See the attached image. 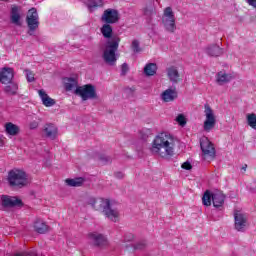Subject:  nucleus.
<instances>
[{
    "instance_id": "11",
    "label": "nucleus",
    "mask_w": 256,
    "mask_h": 256,
    "mask_svg": "<svg viewBox=\"0 0 256 256\" xmlns=\"http://www.w3.org/2000/svg\"><path fill=\"white\" fill-rule=\"evenodd\" d=\"M88 239H90L94 247H107L109 245V241L107 240V237L97 232L89 233Z\"/></svg>"
},
{
    "instance_id": "2",
    "label": "nucleus",
    "mask_w": 256,
    "mask_h": 256,
    "mask_svg": "<svg viewBox=\"0 0 256 256\" xmlns=\"http://www.w3.org/2000/svg\"><path fill=\"white\" fill-rule=\"evenodd\" d=\"M103 37L108 39L105 45V49L102 54V59L106 65H117V50L119 49V43L121 38L119 36L113 37V27L111 24H104L100 29Z\"/></svg>"
},
{
    "instance_id": "15",
    "label": "nucleus",
    "mask_w": 256,
    "mask_h": 256,
    "mask_svg": "<svg viewBox=\"0 0 256 256\" xmlns=\"http://www.w3.org/2000/svg\"><path fill=\"white\" fill-rule=\"evenodd\" d=\"M103 215L106 216L107 219H109L113 223H117L120 217L119 210L113 209L111 207V202L108 204V207H106V209L104 210Z\"/></svg>"
},
{
    "instance_id": "1",
    "label": "nucleus",
    "mask_w": 256,
    "mask_h": 256,
    "mask_svg": "<svg viewBox=\"0 0 256 256\" xmlns=\"http://www.w3.org/2000/svg\"><path fill=\"white\" fill-rule=\"evenodd\" d=\"M150 152L161 159H171L175 155V137L168 132L159 133L151 143Z\"/></svg>"
},
{
    "instance_id": "30",
    "label": "nucleus",
    "mask_w": 256,
    "mask_h": 256,
    "mask_svg": "<svg viewBox=\"0 0 256 256\" xmlns=\"http://www.w3.org/2000/svg\"><path fill=\"white\" fill-rule=\"evenodd\" d=\"M78 82L75 78H64V87L66 91H73L77 87Z\"/></svg>"
},
{
    "instance_id": "35",
    "label": "nucleus",
    "mask_w": 256,
    "mask_h": 256,
    "mask_svg": "<svg viewBox=\"0 0 256 256\" xmlns=\"http://www.w3.org/2000/svg\"><path fill=\"white\" fill-rule=\"evenodd\" d=\"M176 121L177 123L181 126V127H185V125H187V119L185 118V115L183 114H179L176 117Z\"/></svg>"
},
{
    "instance_id": "40",
    "label": "nucleus",
    "mask_w": 256,
    "mask_h": 256,
    "mask_svg": "<svg viewBox=\"0 0 256 256\" xmlns=\"http://www.w3.org/2000/svg\"><path fill=\"white\" fill-rule=\"evenodd\" d=\"M182 169H185L186 171H191L193 169V166L189 162H184L181 165Z\"/></svg>"
},
{
    "instance_id": "44",
    "label": "nucleus",
    "mask_w": 256,
    "mask_h": 256,
    "mask_svg": "<svg viewBox=\"0 0 256 256\" xmlns=\"http://www.w3.org/2000/svg\"><path fill=\"white\" fill-rule=\"evenodd\" d=\"M243 171H247V164L242 167Z\"/></svg>"
},
{
    "instance_id": "9",
    "label": "nucleus",
    "mask_w": 256,
    "mask_h": 256,
    "mask_svg": "<svg viewBox=\"0 0 256 256\" xmlns=\"http://www.w3.org/2000/svg\"><path fill=\"white\" fill-rule=\"evenodd\" d=\"M234 227L236 231L241 233L247 228V215L241 213L239 210L234 211Z\"/></svg>"
},
{
    "instance_id": "18",
    "label": "nucleus",
    "mask_w": 256,
    "mask_h": 256,
    "mask_svg": "<svg viewBox=\"0 0 256 256\" xmlns=\"http://www.w3.org/2000/svg\"><path fill=\"white\" fill-rule=\"evenodd\" d=\"M125 251L128 253H133V251H143L147 247V241L142 240L136 244H124Z\"/></svg>"
},
{
    "instance_id": "5",
    "label": "nucleus",
    "mask_w": 256,
    "mask_h": 256,
    "mask_svg": "<svg viewBox=\"0 0 256 256\" xmlns=\"http://www.w3.org/2000/svg\"><path fill=\"white\" fill-rule=\"evenodd\" d=\"M75 95L81 97L82 101H89V99H98L97 90L93 84H85L78 86L75 89Z\"/></svg>"
},
{
    "instance_id": "13",
    "label": "nucleus",
    "mask_w": 256,
    "mask_h": 256,
    "mask_svg": "<svg viewBox=\"0 0 256 256\" xmlns=\"http://www.w3.org/2000/svg\"><path fill=\"white\" fill-rule=\"evenodd\" d=\"M14 77L15 71L13 70V68L4 67L0 71V83H2V85L9 84L11 81H13Z\"/></svg>"
},
{
    "instance_id": "45",
    "label": "nucleus",
    "mask_w": 256,
    "mask_h": 256,
    "mask_svg": "<svg viewBox=\"0 0 256 256\" xmlns=\"http://www.w3.org/2000/svg\"><path fill=\"white\" fill-rule=\"evenodd\" d=\"M29 35H33V33L29 32Z\"/></svg>"
},
{
    "instance_id": "12",
    "label": "nucleus",
    "mask_w": 256,
    "mask_h": 256,
    "mask_svg": "<svg viewBox=\"0 0 256 256\" xmlns=\"http://www.w3.org/2000/svg\"><path fill=\"white\" fill-rule=\"evenodd\" d=\"M109 203L111 201L105 198H91L89 201V205L95 209V211H99L100 213H104L107 207H109Z\"/></svg>"
},
{
    "instance_id": "42",
    "label": "nucleus",
    "mask_w": 256,
    "mask_h": 256,
    "mask_svg": "<svg viewBox=\"0 0 256 256\" xmlns=\"http://www.w3.org/2000/svg\"><path fill=\"white\" fill-rule=\"evenodd\" d=\"M114 175L116 179H123V177H125L122 172H116Z\"/></svg>"
},
{
    "instance_id": "32",
    "label": "nucleus",
    "mask_w": 256,
    "mask_h": 256,
    "mask_svg": "<svg viewBox=\"0 0 256 256\" xmlns=\"http://www.w3.org/2000/svg\"><path fill=\"white\" fill-rule=\"evenodd\" d=\"M87 7L89 11H95V9H99V7H103V0H90L87 3Z\"/></svg>"
},
{
    "instance_id": "34",
    "label": "nucleus",
    "mask_w": 256,
    "mask_h": 256,
    "mask_svg": "<svg viewBox=\"0 0 256 256\" xmlns=\"http://www.w3.org/2000/svg\"><path fill=\"white\" fill-rule=\"evenodd\" d=\"M131 49L134 53H141V47L139 46V40L132 41Z\"/></svg>"
},
{
    "instance_id": "4",
    "label": "nucleus",
    "mask_w": 256,
    "mask_h": 256,
    "mask_svg": "<svg viewBox=\"0 0 256 256\" xmlns=\"http://www.w3.org/2000/svg\"><path fill=\"white\" fill-rule=\"evenodd\" d=\"M162 25L167 33H175L177 31V22L173 8L166 7L162 15Z\"/></svg>"
},
{
    "instance_id": "24",
    "label": "nucleus",
    "mask_w": 256,
    "mask_h": 256,
    "mask_svg": "<svg viewBox=\"0 0 256 256\" xmlns=\"http://www.w3.org/2000/svg\"><path fill=\"white\" fill-rule=\"evenodd\" d=\"M5 131L7 135H11L12 137H15L16 135H19L21 129L17 124H13V122H7L5 124Z\"/></svg>"
},
{
    "instance_id": "25",
    "label": "nucleus",
    "mask_w": 256,
    "mask_h": 256,
    "mask_svg": "<svg viewBox=\"0 0 256 256\" xmlns=\"http://www.w3.org/2000/svg\"><path fill=\"white\" fill-rule=\"evenodd\" d=\"M212 202L214 207H222L223 203H225V194L222 192L213 193Z\"/></svg>"
},
{
    "instance_id": "14",
    "label": "nucleus",
    "mask_w": 256,
    "mask_h": 256,
    "mask_svg": "<svg viewBox=\"0 0 256 256\" xmlns=\"http://www.w3.org/2000/svg\"><path fill=\"white\" fill-rule=\"evenodd\" d=\"M2 205L3 207H19L23 205V201L16 197H10L7 195H2Z\"/></svg>"
},
{
    "instance_id": "29",
    "label": "nucleus",
    "mask_w": 256,
    "mask_h": 256,
    "mask_svg": "<svg viewBox=\"0 0 256 256\" xmlns=\"http://www.w3.org/2000/svg\"><path fill=\"white\" fill-rule=\"evenodd\" d=\"M144 74L146 77H153V75L157 74V64L156 63H148L144 67Z\"/></svg>"
},
{
    "instance_id": "19",
    "label": "nucleus",
    "mask_w": 256,
    "mask_h": 256,
    "mask_svg": "<svg viewBox=\"0 0 256 256\" xmlns=\"http://www.w3.org/2000/svg\"><path fill=\"white\" fill-rule=\"evenodd\" d=\"M235 77H233V74H228L226 72L220 71L216 75V81L218 85H225V83H230V81H233Z\"/></svg>"
},
{
    "instance_id": "20",
    "label": "nucleus",
    "mask_w": 256,
    "mask_h": 256,
    "mask_svg": "<svg viewBox=\"0 0 256 256\" xmlns=\"http://www.w3.org/2000/svg\"><path fill=\"white\" fill-rule=\"evenodd\" d=\"M38 94L45 107H53V105H55L56 103L55 99L49 97V95L47 94V92H45V90L43 89L38 90Z\"/></svg>"
},
{
    "instance_id": "27",
    "label": "nucleus",
    "mask_w": 256,
    "mask_h": 256,
    "mask_svg": "<svg viewBox=\"0 0 256 256\" xmlns=\"http://www.w3.org/2000/svg\"><path fill=\"white\" fill-rule=\"evenodd\" d=\"M19 91V84L11 81L4 87V92L7 93V95H17V92Z\"/></svg>"
},
{
    "instance_id": "39",
    "label": "nucleus",
    "mask_w": 256,
    "mask_h": 256,
    "mask_svg": "<svg viewBox=\"0 0 256 256\" xmlns=\"http://www.w3.org/2000/svg\"><path fill=\"white\" fill-rule=\"evenodd\" d=\"M133 239H135V236L131 233H128L124 237V242L129 243V242L133 241Z\"/></svg>"
},
{
    "instance_id": "23",
    "label": "nucleus",
    "mask_w": 256,
    "mask_h": 256,
    "mask_svg": "<svg viewBox=\"0 0 256 256\" xmlns=\"http://www.w3.org/2000/svg\"><path fill=\"white\" fill-rule=\"evenodd\" d=\"M206 53L209 57H220V55H223V48L213 44L206 48Z\"/></svg>"
},
{
    "instance_id": "3",
    "label": "nucleus",
    "mask_w": 256,
    "mask_h": 256,
    "mask_svg": "<svg viewBox=\"0 0 256 256\" xmlns=\"http://www.w3.org/2000/svg\"><path fill=\"white\" fill-rule=\"evenodd\" d=\"M7 181L11 187L23 189L29 185V175L25 170L14 168L8 172Z\"/></svg>"
},
{
    "instance_id": "21",
    "label": "nucleus",
    "mask_w": 256,
    "mask_h": 256,
    "mask_svg": "<svg viewBox=\"0 0 256 256\" xmlns=\"http://www.w3.org/2000/svg\"><path fill=\"white\" fill-rule=\"evenodd\" d=\"M44 133L46 135V137H48V139H57V134H58V129L57 126H55V124H47L44 127Z\"/></svg>"
},
{
    "instance_id": "33",
    "label": "nucleus",
    "mask_w": 256,
    "mask_h": 256,
    "mask_svg": "<svg viewBox=\"0 0 256 256\" xmlns=\"http://www.w3.org/2000/svg\"><path fill=\"white\" fill-rule=\"evenodd\" d=\"M213 200V194H211L209 191H206L202 197V203L206 207H211V201Z\"/></svg>"
},
{
    "instance_id": "10",
    "label": "nucleus",
    "mask_w": 256,
    "mask_h": 256,
    "mask_svg": "<svg viewBox=\"0 0 256 256\" xmlns=\"http://www.w3.org/2000/svg\"><path fill=\"white\" fill-rule=\"evenodd\" d=\"M102 21L106 24L113 25L119 23V11L117 9H106L101 17Z\"/></svg>"
},
{
    "instance_id": "8",
    "label": "nucleus",
    "mask_w": 256,
    "mask_h": 256,
    "mask_svg": "<svg viewBox=\"0 0 256 256\" xmlns=\"http://www.w3.org/2000/svg\"><path fill=\"white\" fill-rule=\"evenodd\" d=\"M26 23L28 25L29 31H37L39 28V13H37V8H31L28 10Z\"/></svg>"
},
{
    "instance_id": "16",
    "label": "nucleus",
    "mask_w": 256,
    "mask_h": 256,
    "mask_svg": "<svg viewBox=\"0 0 256 256\" xmlns=\"http://www.w3.org/2000/svg\"><path fill=\"white\" fill-rule=\"evenodd\" d=\"M166 71H167L168 79L172 83H179L181 81V75L179 74V70H177V67L170 66L167 68Z\"/></svg>"
},
{
    "instance_id": "37",
    "label": "nucleus",
    "mask_w": 256,
    "mask_h": 256,
    "mask_svg": "<svg viewBox=\"0 0 256 256\" xmlns=\"http://www.w3.org/2000/svg\"><path fill=\"white\" fill-rule=\"evenodd\" d=\"M26 79L28 83H33L35 81V74L31 70H26Z\"/></svg>"
},
{
    "instance_id": "43",
    "label": "nucleus",
    "mask_w": 256,
    "mask_h": 256,
    "mask_svg": "<svg viewBox=\"0 0 256 256\" xmlns=\"http://www.w3.org/2000/svg\"><path fill=\"white\" fill-rule=\"evenodd\" d=\"M248 5H251L252 7L256 6V0H246Z\"/></svg>"
},
{
    "instance_id": "6",
    "label": "nucleus",
    "mask_w": 256,
    "mask_h": 256,
    "mask_svg": "<svg viewBox=\"0 0 256 256\" xmlns=\"http://www.w3.org/2000/svg\"><path fill=\"white\" fill-rule=\"evenodd\" d=\"M200 149L202 151V159H204V161H213L215 159V146L211 141H209V138L202 137L200 139Z\"/></svg>"
},
{
    "instance_id": "31",
    "label": "nucleus",
    "mask_w": 256,
    "mask_h": 256,
    "mask_svg": "<svg viewBox=\"0 0 256 256\" xmlns=\"http://www.w3.org/2000/svg\"><path fill=\"white\" fill-rule=\"evenodd\" d=\"M246 122L251 129H254L256 131V114L255 113H248L246 115Z\"/></svg>"
},
{
    "instance_id": "28",
    "label": "nucleus",
    "mask_w": 256,
    "mask_h": 256,
    "mask_svg": "<svg viewBox=\"0 0 256 256\" xmlns=\"http://www.w3.org/2000/svg\"><path fill=\"white\" fill-rule=\"evenodd\" d=\"M66 185L68 187H82L83 183H85V178L78 177V178H68L65 180Z\"/></svg>"
},
{
    "instance_id": "7",
    "label": "nucleus",
    "mask_w": 256,
    "mask_h": 256,
    "mask_svg": "<svg viewBox=\"0 0 256 256\" xmlns=\"http://www.w3.org/2000/svg\"><path fill=\"white\" fill-rule=\"evenodd\" d=\"M204 109L206 120L204 121L203 129L206 133H209V131L215 128L217 119L215 118V113L209 104H205Z\"/></svg>"
},
{
    "instance_id": "36",
    "label": "nucleus",
    "mask_w": 256,
    "mask_h": 256,
    "mask_svg": "<svg viewBox=\"0 0 256 256\" xmlns=\"http://www.w3.org/2000/svg\"><path fill=\"white\" fill-rule=\"evenodd\" d=\"M99 161L102 165H107L111 163V157L102 154L99 156Z\"/></svg>"
},
{
    "instance_id": "17",
    "label": "nucleus",
    "mask_w": 256,
    "mask_h": 256,
    "mask_svg": "<svg viewBox=\"0 0 256 256\" xmlns=\"http://www.w3.org/2000/svg\"><path fill=\"white\" fill-rule=\"evenodd\" d=\"M161 97L164 103H171V101L177 99V90L175 88H168L162 93Z\"/></svg>"
},
{
    "instance_id": "26",
    "label": "nucleus",
    "mask_w": 256,
    "mask_h": 256,
    "mask_svg": "<svg viewBox=\"0 0 256 256\" xmlns=\"http://www.w3.org/2000/svg\"><path fill=\"white\" fill-rule=\"evenodd\" d=\"M11 23L21 26V15H19V8L17 6L11 9Z\"/></svg>"
},
{
    "instance_id": "41",
    "label": "nucleus",
    "mask_w": 256,
    "mask_h": 256,
    "mask_svg": "<svg viewBox=\"0 0 256 256\" xmlns=\"http://www.w3.org/2000/svg\"><path fill=\"white\" fill-rule=\"evenodd\" d=\"M29 127H30V129H37V127H39V122H37V121H32V122L29 124Z\"/></svg>"
},
{
    "instance_id": "38",
    "label": "nucleus",
    "mask_w": 256,
    "mask_h": 256,
    "mask_svg": "<svg viewBox=\"0 0 256 256\" xmlns=\"http://www.w3.org/2000/svg\"><path fill=\"white\" fill-rule=\"evenodd\" d=\"M129 72V65L127 63H123L121 66V75H127Z\"/></svg>"
},
{
    "instance_id": "22",
    "label": "nucleus",
    "mask_w": 256,
    "mask_h": 256,
    "mask_svg": "<svg viewBox=\"0 0 256 256\" xmlns=\"http://www.w3.org/2000/svg\"><path fill=\"white\" fill-rule=\"evenodd\" d=\"M34 231H36V233H39L40 235H43L49 231V227L47 223H45V221L37 219L34 222Z\"/></svg>"
}]
</instances>
